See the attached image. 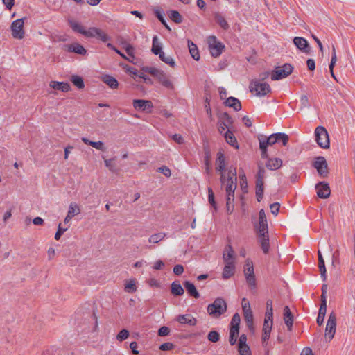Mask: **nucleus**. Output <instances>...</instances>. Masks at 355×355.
I'll return each mask as SVG.
<instances>
[{
	"label": "nucleus",
	"mask_w": 355,
	"mask_h": 355,
	"mask_svg": "<svg viewBox=\"0 0 355 355\" xmlns=\"http://www.w3.org/2000/svg\"><path fill=\"white\" fill-rule=\"evenodd\" d=\"M251 92H256L259 96H265L270 93L271 89L270 85L266 83H260L258 80H253L249 86Z\"/></svg>",
	"instance_id": "obj_9"
},
{
	"label": "nucleus",
	"mask_w": 355,
	"mask_h": 355,
	"mask_svg": "<svg viewBox=\"0 0 355 355\" xmlns=\"http://www.w3.org/2000/svg\"><path fill=\"white\" fill-rule=\"evenodd\" d=\"M130 334H129V331L126 329H122L121 331H119V333L117 334L116 336V339L119 340V341H123L125 340L126 338H128Z\"/></svg>",
	"instance_id": "obj_53"
},
{
	"label": "nucleus",
	"mask_w": 355,
	"mask_h": 355,
	"mask_svg": "<svg viewBox=\"0 0 355 355\" xmlns=\"http://www.w3.org/2000/svg\"><path fill=\"white\" fill-rule=\"evenodd\" d=\"M224 137L227 143H228L230 145H231L232 146L234 147L236 149L239 148L237 140L232 131H230V130L226 131L224 134Z\"/></svg>",
	"instance_id": "obj_29"
},
{
	"label": "nucleus",
	"mask_w": 355,
	"mask_h": 355,
	"mask_svg": "<svg viewBox=\"0 0 355 355\" xmlns=\"http://www.w3.org/2000/svg\"><path fill=\"white\" fill-rule=\"evenodd\" d=\"M171 293L175 296H180L184 294V288L178 281H175L171 284Z\"/></svg>",
	"instance_id": "obj_31"
},
{
	"label": "nucleus",
	"mask_w": 355,
	"mask_h": 355,
	"mask_svg": "<svg viewBox=\"0 0 355 355\" xmlns=\"http://www.w3.org/2000/svg\"><path fill=\"white\" fill-rule=\"evenodd\" d=\"M124 45L125 50L129 56L134 58V48L126 42L122 43Z\"/></svg>",
	"instance_id": "obj_58"
},
{
	"label": "nucleus",
	"mask_w": 355,
	"mask_h": 355,
	"mask_svg": "<svg viewBox=\"0 0 355 355\" xmlns=\"http://www.w3.org/2000/svg\"><path fill=\"white\" fill-rule=\"evenodd\" d=\"M283 313L285 324L286 325L288 330L291 331L293 324V315L288 306H284Z\"/></svg>",
	"instance_id": "obj_19"
},
{
	"label": "nucleus",
	"mask_w": 355,
	"mask_h": 355,
	"mask_svg": "<svg viewBox=\"0 0 355 355\" xmlns=\"http://www.w3.org/2000/svg\"><path fill=\"white\" fill-rule=\"evenodd\" d=\"M293 43L300 51L305 53H310L311 47L305 38L302 37H295L293 39Z\"/></svg>",
	"instance_id": "obj_16"
},
{
	"label": "nucleus",
	"mask_w": 355,
	"mask_h": 355,
	"mask_svg": "<svg viewBox=\"0 0 355 355\" xmlns=\"http://www.w3.org/2000/svg\"><path fill=\"white\" fill-rule=\"evenodd\" d=\"M315 141L318 145L324 149L330 146L329 137L327 130L323 126H318L315 130Z\"/></svg>",
	"instance_id": "obj_5"
},
{
	"label": "nucleus",
	"mask_w": 355,
	"mask_h": 355,
	"mask_svg": "<svg viewBox=\"0 0 355 355\" xmlns=\"http://www.w3.org/2000/svg\"><path fill=\"white\" fill-rule=\"evenodd\" d=\"M258 139L259 141V148L261 152V157L263 159H266L268 157L267 148L268 146H272L278 141L277 135H275V133L272 134L268 137L260 135L259 136Z\"/></svg>",
	"instance_id": "obj_4"
},
{
	"label": "nucleus",
	"mask_w": 355,
	"mask_h": 355,
	"mask_svg": "<svg viewBox=\"0 0 355 355\" xmlns=\"http://www.w3.org/2000/svg\"><path fill=\"white\" fill-rule=\"evenodd\" d=\"M142 71L144 72L149 73L154 77L158 78V77L160 76V74L163 72V71L157 69L155 67H144L142 68Z\"/></svg>",
	"instance_id": "obj_43"
},
{
	"label": "nucleus",
	"mask_w": 355,
	"mask_h": 355,
	"mask_svg": "<svg viewBox=\"0 0 355 355\" xmlns=\"http://www.w3.org/2000/svg\"><path fill=\"white\" fill-rule=\"evenodd\" d=\"M207 311L212 318H219L227 311V304L222 297H217L207 306Z\"/></svg>",
	"instance_id": "obj_3"
},
{
	"label": "nucleus",
	"mask_w": 355,
	"mask_h": 355,
	"mask_svg": "<svg viewBox=\"0 0 355 355\" xmlns=\"http://www.w3.org/2000/svg\"><path fill=\"white\" fill-rule=\"evenodd\" d=\"M157 171L163 173L166 177H170L171 171L170 168L166 166H162L157 169Z\"/></svg>",
	"instance_id": "obj_61"
},
{
	"label": "nucleus",
	"mask_w": 355,
	"mask_h": 355,
	"mask_svg": "<svg viewBox=\"0 0 355 355\" xmlns=\"http://www.w3.org/2000/svg\"><path fill=\"white\" fill-rule=\"evenodd\" d=\"M225 191L227 196H234V191L236 188V178L227 177L225 182Z\"/></svg>",
	"instance_id": "obj_18"
},
{
	"label": "nucleus",
	"mask_w": 355,
	"mask_h": 355,
	"mask_svg": "<svg viewBox=\"0 0 355 355\" xmlns=\"http://www.w3.org/2000/svg\"><path fill=\"white\" fill-rule=\"evenodd\" d=\"M124 289L128 293H134L136 291V286L134 281L131 280L126 283Z\"/></svg>",
	"instance_id": "obj_54"
},
{
	"label": "nucleus",
	"mask_w": 355,
	"mask_h": 355,
	"mask_svg": "<svg viewBox=\"0 0 355 355\" xmlns=\"http://www.w3.org/2000/svg\"><path fill=\"white\" fill-rule=\"evenodd\" d=\"M157 79L159 83L167 89H173L174 88L172 82L164 71L160 74Z\"/></svg>",
	"instance_id": "obj_32"
},
{
	"label": "nucleus",
	"mask_w": 355,
	"mask_h": 355,
	"mask_svg": "<svg viewBox=\"0 0 355 355\" xmlns=\"http://www.w3.org/2000/svg\"><path fill=\"white\" fill-rule=\"evenodd\" d=\"M68 52H73L79 55H85L87 53L84 46L79 43H73L64 46Z\"/></svg>",
	"instance_id": "obj_20"
},
{
	"label": "nucleus",
	"mask_w": 355,
	"mask_h": 355,
	"mask_svg": "<svg viewBox=\"0 0 355 355\" xmlns=\"http://www.w3.org/2000/svg\"><path fill=\"white\" fill-rule=\"evenodd\" d=\"M188 47L191 57L195 60H200V54L197 46L190 40H188Z\"/></svg>",
	"instance_id": "obj_30"
},
{
	"label": "nucleus",
	"mask_w": 355,
	"mask_h": 355,
	"mask_svg": "<svg viewBox=\"0 0 355 355\" xmlns=\"http://www.w3.org/2000/svg\"><path fill=\"white\" fill-rule=\"evenodd\" d=\"M234 196H229L227 195L226 197V207L227 214H230L233 212L234 210Z\"/></svg>",
	"instance_id": "obj_44"
},
{
	"label": "nucleus",
	"mask_w": 355,
	"mask_h": 355,
	"mask_svg": "<svg viewBox=\"0 0 355 355\" xmlns=\"http://www.w3.org/2000/svg\"><path fill=\"white\" fill-rule=\"evenodd\" d=\"M225 104L226 106L232 107L235 111H239L242 108L239 100L232 96L227 98L225 101Z\"/></svg>",
	"instance_id": "obj_25"
},
{
	"label": "nucleus",
	"mask_w": 355,
	"mask_h": 355,
	"mask_svg": "<svg viewBox=\"0 0 355 355\" xmlns=\"http://www.w3.org/2000/svg\"><path fill=\"white\" fill-rule=\"evenodd\" d=\"M165 236H166L165 233H163V232L156 233V234L151 235L148 238V241L150 243H154V244L158 243L159 242L162 241Z\"/></svg>",
	"instance_id": "obj_40"
},
{
	"label": "nucleus",
	"mask_w": 355,
	"mask_h": 355,
	"mask_svg": "<svg viewBox=\"0 0 355 355\" xmlns=\"http://www.w3.org/2000/svg\"><path fill=\"white\" fill-rule=\"evenodd\" d=\"M223 259L225 263L231 262L234 263L235 256L234 251L230 245L225 247L223 252Z\"/></svg>",
	"instance_id": "obj_21"
},
{
	"label": "nucleus",
	"mask_w": 355,
	"mask_h": 355,
	"mask_svg": "<svg viewBox=\"0 0 355 355\" xmlns=\"http://www.w3.org/2000/svg\"><path fill=\"white\" fill-rule=\"evenodd\" d=\"M170 333V329L168 327H166V326H163L162 327L159 328V329L158 330V335L159 336H168Z\"/></svg>",
	"instance_id": "obj_63"
},
{
	"label": "nucleus",
	"mask_w": 355,
	"mask_h": 355,
	"mask_svg": "<svg viewBox=\"0 0 355 355\" xmlns=\"http://www.w3.org/2000/svg\"><path fill=\"white\" fill-rule=\"evenodd\" d=\"M176 320L182 324H188L191 327L197 324V319L191 314L179 315Z\"/></svg>",
	"instance_id": "obj_17"
},
{
	"label": "nucleus",
	"mask_w": 355,
	"mask_h": 355,
	"mask_svg": "<svg viewBox=\"0 0 355 355\" xmlns=\"http://www.w3.org/2000/svg\"><path fill=\"white\" fill-rule=\"evenodd\" d=\"M214 20L224 30H228L230 26L227 22L225 17L220 12H215L214 14Z\"/></svg>",
	"instance_id": "obj_27"
},
{
	"label": "nucleus",
	"mask_w": 355,
	"mask_h": 355,
	"mask_svg": "<svg viewBox=\"0 0 355 355\" xmlns=\"http://www.w3.org/2000/svg\"><path fill=\"white\" fill-rule=\"evenodd\" d=\"M82 141L85 144L90 145L91 146H92L93 148H95L97 150H100L101 151H105V148L104 146V144L102 141H92L89 140L87 138H86V137H83L82 138Z\"/></svg>",
	"instance_id": "obj_33"
},
{
	"label": "nucleus",
	"mask_w": 355,
	"mask_h": 355,
	"mask_svg": "<svg viewBox=\"0 0 355 355\" xmlns=\"http://www.w3.org/2000/svg\"><path fill=\"white\" fill-rule=\"evenodd\" d=\"M80 213V209L78 204L76 202H71L69 205L67 214L73 218V216L78 215Z\"/></svg>",
	"instance_id": "obj_38"
},
{
	"label": "nucleus",
	"mask_w": 355,
	"mask_h": 355,
	"mask_svg": "<svg viewBox=\"0 0 355 355\" xmlns=\"http://www.w3.org/2000/svg\"><path fill=\"white\" fill-rule=\"evenodd\" d=\"M282 166V160L280 158H269L266 166L269 170H277Z\"/></svg>",
	"instance_id": "obj_26"
},
{
	"label": "nucleus",
	"mask_w": 355,
	"mask_h": 355,
	"mask_svg": "<svg viewBox=\"0 0 355 355\" xmlns=\"http://www.w3.org/2000/svg\"><path fill=\"white\" fill-rule=\"evenodd\" d=\"M114 159H108L105 160V164L109 170L113 173H118L116 165L113 163Z\"/></svg>",
	"instance_id": "obj_49"
},
{
	"label": "nucleus",
	"mask_w": 355,
	"mask_h": 355,
	"mask_svg": "<svg viewBox=\"0 0 355 355\" xmlns=\"http://www.w3.org/2000/svg\"><path fill=\"white\" fill-rule=\"evenodd\" d=\"M293 70V67L288 63L284 64L282 67H277L271 73V79L277 80L288 76Z\"/></svg>",
	"instance_id": "obj_6"
},
{
	"label": "nucleus",
	"mask_w": 355,
	"mask_h": 355,
	"mask_svg": "<svg viewBox=\"0 0 355 355\" xmlns=\"http://www.w3.org/2000/svg\"><path fill=\"white\" fill-rule=\"evenodd\" d=\"M49 85L55 90H60L64 92L69 91L71 88L69 83L64 82L51 81Z\"/></svg>",
	"instance_id": "obj_24"
},
{
	"label": "nucleus",
	"mask_w": 355,
	"mask_h": 355,
	"mask_svg": "<svg viewBox=\"0 0 355 355\" xmlns=\"http://www.w3.org/2000/svg\"><path fill=\"white\" fill-rule=\"evenodd\" d=\"M280 204L279 202H274L270 205V211L274 215H277L279 210Z\"/></svg>",
	"instance_id": "obj_62"
},
{
	"label": "nucleus",
	"mask_w": 355,
	"mask_h": 355,
	"mask_svg": "<svg viewBox=\"0 0 355 355\" xmlns=\"http://www.w3.org/2000/svg\"><path fill=\"white\" fill-rule=\"evenodd\" d=\"M68 230V227H62L61 224H59L58 230L55 234V239L58 241L61 236Z\"/></svg>",
	"instance_id": "obj_57"
},
{
	"label": "nucleus",
	"mask_w": 355,
	"mask_h": 355,
	"mask_svg": "<svg viewBox=\"0 0 355 355\" xmlns=\"http://www.w3.org/2000/svg\"><path fill=\"white\" fill-rule=\"evenodd\" d=\"M132 105L137 110H141L146 112H150L153 108V103L148 100L135 99L133 101Z\"/></svg>",
	"instance_id": "obj_14"
},
{
	"label": "nucleus",
	"mask_w": 355,
	"mask_h": 355,
	"mask_svg": "<svg viewBox=\"0 0 355 355\" xmlns=\"http://www.w3.org/2000/svg\"><path fill=\"white\" fill-rule=\"evenodd\" d=\"M152 52L155 55H160V53H162L163 51H162V45L158 41V38L157 36H154L153 38V45H152Z\"/></svg>",
	"instance_id": "obj_35"
},
{
	"label": "nucleus",
	"mask_w": 355,
	"mask_h": 355,
	"mask_svg": "<svg viewBox=\"0 0 355 355\" xmlns=\"http://www.w3.org/2000/svg\"><path fill=\"white\" fill-rule=\"evenodd\" d=\"M219 120L223 123V126H230L234 123L232 118L227 113H223L219 118Z\"/></svg>",
	"instance_id": "obj_42"
},
{
	"label": "nucleus",
	"mask_w": 355,
	"mask_h": 355,
	"mask_svg": "<svg viewBox=\"0 0 355 355\" xmlns=\"http://www.w3.org/2000/svg\"><path fill=\"white\" fill-rule=\"evenodd\" d=\"M68 22L70 27L74 32L80 33L86 37L96 38L103 42H106L110 40L109 35L99 28L91 27L89 28L88 30H85L80 23L76 21L69 19Z\"/></svg>",
	"instance_id": "obj_1"
},
{
	"label": "nucleus",
	"mask_w": 355,
	"mask_h": 355,
	"mask_svg": "<svg viewBox=\"0 0 355 355\" xmlns=\"http://www.w3.org/2000/svg\"><path fill=\"white\" fill-rule=\"evenodd\" d=\"M208 44L210 53L214 58L218 57L225 49V45L219 42L214 35L209 37Z\"/></svg>",
	"instance_id": "obj_7"
},
{
	"label": "nucleus",
	"mask_w": 355,
	"mask_h": 355,
	"mask_svg": "<svg viewBox=\"0 0 355 355\" xmlns=\"http://www.w3.org/2000/svg\"><path fill=\"white\" fill-rule=\"evenodd\" d=\"M168 15V17L176 24H180L182 22V17L177 10L169 11Z\"/></svg>",
	"instance_id": "obj_37"
},
{
	"label": "nucleus",
	"mask_w": 355,
	"mask_h": 355,
	"mask_svg": "<svg viewBox=\"0 0 355 355\" xmlns=\"http://www.w3.org/2000/svg\"><path fill=\"white\" fill-rule=\"evenodd\" d=\"M209 159H210L209 153L207 152L205 157V170H206V172L207 174H209L211 172Z\"/></svg>",
	"instance_id": "obj_60"
},
{
	"label": "nucleus",
	"mask_w": 355,
	"mask_h": 355,
	"mask_svg": "<svg viewBox=\"0 0 355 355\" xmlns=\"http://www.w3.org/2000/svg\"><path fill=\"white\" fill-rule=\"evenodd\" d=\"M318 268H319L322 280L326 281L327 280V270H326L324 261L318 262Z\"/></svg>",
	"instance_id": "obj_50"
},
{
	"label": "nucleus",
	"mask_w": 355,
	"mask_h": 355,
	"mask_svg": "<svg viewBox=\"0 0 355 355\" xmlns=\"http://www.w3.org/2000/svg\"><path fill=\"white\" fill-rule=\"evenodd\" d=\"M216 170L220 172H224L225 168V159L223 153L218 152L217 153V159L216 161Z\"/></svg>",
	"instance_id": "obj_28"
},
{
	"label": "nucleus",
	"mask_w": 355,
	"mask_h": 355,
	"mask_svg": "<svg viewBox=\"0 0 355 355\" xmlns=\"http://www.w3.org/2000/svg\"><path fill=\"white\" fill-rule=\"evenodd\" d=\"M301 109L309 107L310 106L309 98L306 95H303L300 98Z\"/></svg>",
	"instance_id": "obj_59"
},
{
	"label": "nucleus",
	"mask_w": 355,
	"mask_h": 355,
	"mask_svg": "<svg viewBox=\"0 0 355 355\" xmlns=\"http://www.w3.org/2000/svg\"><path fill=\"white\" fill-rule=\"evenodd\" d=\"M264 182H256V196L259 202H260L263 197Z\"/></svg>",
	"instance_id": "obj_39"
},
{
	"label": "nucleus",
	"mask_w": 355,
	"mask_h": 355,
	"mask_svg": "<svg viewBox=\"0 0 355 355\" xmlns=\"http://www.w3.org/2000/svg\"><path fill=\"white\" fill-rule=\"evenodd\" d=\"M313 166L321 178H324L327 177L329 173L328 164L324 157L319 156L316 157L313 163Z\"/></svg>",
	"instance_id": "obj_13"
},
{
	"label": "nucleus",
	"mask_w": 355,
	"mask_h": 355,
	"mask_svg": "<svg viewBox=\"0 0 355 355\" xmlns=\"http://www.w3.org/2000/svg\"><path fill=\"white\" fill-rule=\"evenodd\" d=\"M243 272L248 285L254 288L256 287V279L253 263L250 259H247L245 262Z\"/></svg>",
	"instance_id": "obj_10"
},
{
	"label": "nucleus",
	"mask_w": 355,
	"mask_h": 355,
	"mask_svg": "<svg viewBox=\"0 0 355 355\" xmlns=\"http://www.w3.org/2000/svg\"><path fill=\"white\" fill-rule=\"evenodd\" d=\"M240 355H252L250 347L248 345L238 346Z\"/></svg>",
	"instance_id": "obj_52"
},
{
	"label": "nucleus",
	"mask_w": 355,
	"mask_h": 355,
	"mask_svg": "<svg viewBox=\"0 0 355 355\" xmlns=\"http://www.w3.org/2000/svg\"><path fill=\"white\" fill-rule=\"evenodd\" d=\"M242 309L246 325L249 328V329L252 331L254 329L253 314L250 308V303L246 301L245 298H243L242 300Z\"/></svg>",
	"instance_id": "obj_12"
},
{
	"label": "nucleus",
	"mask_w": 355,
	"mask_h": 355,
	"mask_svg": "<svg viewBox=\"0 0 355 355\" xmlns=\"http://www.w3.org/2000/svg\"><path fill=\"white\" fill-rule=\"evenodd\" d=\"M317 195L320 198H327L331 194L329 184L325 182H320L315 185Z\"/></svg>",
	"instance_id": "obj_15"
},
{
	"label": "nucleus",
	"mask_w": 355,
	"mask_h": 355,
	"mask_svg": "<svg viewBox=\"0 0 355 355\" xmlns=\"http://www.w3.org/2000/svg\"><path fill=\"white\" fill-rule=\"evenodd\" d=\"M103 81L111 89H116L119 86V83L114 77L106 75L103 78Z\"/></svg>",
	"instance_id": "obj_34"
},
{
	"label": "nucleus",
	"mask_w": 355,
	"mask_h": 355,
	"mask_svg": "<svg viewBox=\"0 0 355 355\" xmlns=\"http://www.w3.org/2000/svg\"><path fill=\"white\" fill-rule=\"evenodd\" d=\"M266 318L270 320H272L273 313H272V302L271 300H268L266 302Z\"/></svg>",
	"instance_id": "obj_46"
},
{
	"label": "nucleus",
	"mask_w": 355,
	"mask_h": 355,
	"mask_svg": "<svg viewBox=\"0 0 355 355\" xmlns=\"http://www.w3.org/2000/svg\"><path fill=\"white\" fill-rule=\"evenodd\" d=\"M240 322H241L240 315H239V313H236L232 318L231 323H230L231 327H239Z\"/></svg>",
	"instance_id": "obj_56"
},
{
	"label": "nucleus",
	"mask_w": 355,
	"mask_h": 355,
	"mask_svg": "<svg viewBox=\"0 0 355 355\" xmlns=\"http://www.w3.org/2000/svg\"><path fill=\"white\" fill-rule=\"evenodd\" d=\"M174 345L171 343H164L159 347V349L162 351H168L173 349Z\"/></svg>",
	"instance_id": "obj_64"
},
{
	"label": "nucleus",
	"mask_w": 355,
	"mask_h": 355,
	"mask_svg": "<svg viewBox=\"0 0 355 355\" xmlns=\"http://www.w3.org/2000/svg\"><path fill=\"white\" fill-rule=\"evenodd\" d=\"M159 57L162 61L169 64L171 67H173L175 66V63L173 59L172 58V57L166 56L164 52L162 53H160Z\"/></svg>",
	"instance_id": "obj_47"
},
{
	"label": "nucleus",
	"mask_w": 355,
	"mask_h": 355,
	"mask_svg": "<svg viewBox=\"0 0 355 355\" xmlns=\"http://www.w3.org/2000/svg\"><path fill=\"white\" fill-rule=\"evenodd\" d=\"M272 326V320H270L267 318H265L264 320V324H263V332H271Z\"/></svg>",
	"instance_id": "obj_55"
},
{
	"label": "nucleus",
	"mask_w": 355,
	"mask_h": 355,
	"mask_svg": "<svg viewBox=\"0 0 355 355\" xmlns=\"http://www.w3.org/2000/svg\"><path fill=\"white\" fill-rule=\"evenodd\" d=\"M336 327V315L332 311L329 315L325 329V339L330 342L334 337Z\"/></svg>",
	"instance_id": "obj_8"
},
{
	"label": "nucleus",
	"mask_w": 355,
	"mask_h": 355,
	"mask_svg": "<svg viewBox=\"0 0 355 355\" xmlns=\"http://www.w3.org/2000/svg\"><path fill=\"white\" fill-rule=\"evenodd\" d=\"M26 17L18 19L11 24L12 36L15 39L21 40L24 37V24Z\"/></svg>",
	"instance_id": "obj_11"
},
{
	"label": "nucleus",
	"mask_w": 355,
	"mask_h": 355,
	"mask_svg": "<svg viewBox=\"0 0 355 355\" xmlns=\"http://www.w3.org/2000/svg\"><path fill=\"white\" fill-rule=\"evenodd\" d=\"M266 170L263 166L262 163L258 164V171L256 175V182H264V178L266 176Z\"/></svg>",
	"instance_id": "obj_36"
},
{
	"label": "nucleus",
	"mask_w": 355,
	"mask_h": 355,
	"mask_svg": "<svg viewBox=\"0 0 355 355\" xmlns=\"http://www.w3.org/2000/svg\"><path fill=\"white\" fill-rule=\"evenodd\" d=\"M225 264L223 271V278L227 279L234 275L235 272V263L227 262L225 263Z\"/></svg>",
	"instance_id": "obj_22"
},
{
	"label": "nucleus",
	"mask_w": 355,
	"mask_h": 355,
	"mask_svg": "<svg viewBox=\"0 0 355 355\" xmlns=\"http://www.w3.org/2000/svg\"><path fill=\"white\" fill-rule=\"evenodd\" d=\"M254 230L257 232L261 250L263 253L267 254L270 249L268 221H259L254 225Z\"/></svg>",
	"instance_id": "obj_2"
},
{
	"label": "nucleus",
	"mask_w": 355,
	"mask_h": 355,
	"mask_svg": "<svg viewBox=\"0 0 355 355\" xmlns=\"http://www.w3.org/2000/svg\"><path fill=\"white\" fill-rule=\"evenodd\" d=\"M208 201L215 211H217V204L215 201L214 193L211 187L208 188Z\"/></svg>",
	"instance_id": "obj_45"
},
{
	"label": "nucleus",
	"mask_w": 355,
	"mask_h": 355,
	"mask_svg": "<svg viewBox=\"0 0 355 355\" xmlns=\"http://www.w3.org/2000/svg\"><path fill=\"white\" fill-rule=\"evenodd\" d=\"M183 285L189 295L196 299L200 297V294L193 283L185 281L183 282Z\"/></svg>",
	"instance_id": "obj_23"
},
{
	"label": "nucleus",
	"mask_w": 355,
	"mask_h": 355,
	"mask_svg": "<svg viewBox=\"0 0 355 355\" xmlns=\"http://www.w3.org/2000/svg\"><path fill=\"white\" fill-rule=\"evenodd\" d=\"M275 135H277L278 141H281L282 142L283 146H285L287 145L288 140H289V137L286 134L282 133V132H278V133H275Z\"/></svg>",
	"instance_id": "obj_51"
},
{
	"label": "nucleus",
	"mask_w": 355,
	"mask_h": 355,
	"mask_svg": "<svg viewBox=\"0 0 355 355\" xmlns=\"http://www.w3.org/2000/svg\"><path fill=\"white\" fill-rule=\"evenodd\" d=\"M71 81L78 89H83L85 87L83 78L79 76H72L71 78Z\"/></svg>",
	"instance_id": "obj_41"
},
{
	"label": "nucleus",
	"mask_w": 355,
	"mask_h": 355,
	"mask_svg": "<svg viewBox=\"0 0 355 355\" xmlns=\"http://www.w3.org/2000/svg\"><path fill=\"white\" fill-rule=\"evenodd\" d=\"M207 338L210 342L216 343L220 339V334L216 331H211L207 335Z\"/></svg>",
	"instance_id": "obj_48"
}]
</instances>
